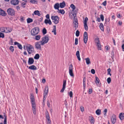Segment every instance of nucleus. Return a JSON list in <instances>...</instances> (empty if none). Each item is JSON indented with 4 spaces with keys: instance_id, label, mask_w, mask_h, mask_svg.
Listing matches in <instances>:
<instances>
[{
    "instance_id": "1",
    "label": "nucleus",
    "mask_w": 124,
    "mask_h": 124,
    "mask_svg": "<svg viewBox=\"0 0 124 124\" xmlns=\"http://www.w3.org/2000/svg\"><path fill=\"white\" fill-rule=\"evenodd\" d=\"M41 39L42 40L40 41V42L41 45H43L48 42L49 40L48 35H47L45 36L44 37H42Z\"/></svg>"
},
{
    "instance_id": "2",
    "label": "nucleus",
    "mask_w": 124,
    "mask_h": 124,
    "mask_svg": "<svg viewBox=\"0 0 124 124\" xmlns=\"http://www.w3.org/2000/svg\"><path fill=\"white\" fill-rule=\"evenodd\" d=\"M26 47L29 54H31L33 52L34 48L30 44H28Z\"/></svg>"
},
{
    "instance_id": "3",
    "label": "nucleus",
    "mask_w": 124,
    "mask_h": 124,
    "mask_svg": "<svg viewBox=\"0 0 124 124\" xmlns=\"http://www.w3.org/2000/svg\"><path fill=\"white\" fill-rule=\"evenodd\" d=\"M39 29L38 27H35L32 30L31 34L32 36H36L39 33Z\"/></svg>"
},
{
    "instance_id": "4",
    "label": "nucleus",
    "mask_w": 124,
    "mask_h": 124,
    "mask_svg": "<svg viewBox=\"0 0 124 124\" xmlns=\"http://www.w3.org/2000/svg\"><path fill=\"white\" fill-rule=\"evenodd\" d=\"M51 18L52 20V22L54 23H59V18L58 16H52Z\"/></svg>"
},
{
    "instance_id": "5",
    "label": "nucleus",
    "mask_w": 124,
    "mask_h": 124,
    "mask_svg": "<svg viewBox=\"0 0 124 124\" xmlns=\"http://www.w3.org/2000/svg\"><path fill=\"white\" fill-rule=\"evenodd\" d=\"M3 116L4 117V118L3 115H0V119H3L4 118V124H7V116L5 112H4L3 113Z\"/></svg>"
},
{
    "instance_id": "6",
    "label": "nucleus",
    "mask_w": 124,
    "mask_h": 124,
    "mask_svg": "<svg viewBox=\"0 0 124 124\" xmlns=\"http://www.w3.org/2000/svg\"><path fill=\"white\" fill-rule=\"evenodd\" d=\"M73 65L72 64H71L70 66L69 72L70 76L73 78H74V73H73Z\"/></svg>"
},
{
    "instance_id": "7",
    "label": "nucleus",
    "mask_w": 124,
    "mask_h": 124,
    "mask_svg": "<svg viewBox=\"0 0 124 124\" xmlns=\"http://www.w3.org/2000/svg\"><path fill=\"white\" fill-rule=\"evenodd\" d=\"M7 12L8 14L12 16H14L15 14V12L14 10L11 8H9L7 10Z\"/></svg>"
},
{
    "instance_id": "8",
    "label": "nucleus",
    "mask_w": 124,
    "mask_h": 124,
    "mask_svg": "<svg viewBox=\"0 0 124 124\" xmlns=\"http://www.w3.org/2000/svg\"><path fill=\"white\" fill-rule=\"evenodd\" d=\"M40 41L39 42H37L35 43V48L37 49H39L41 50Z\"/></svg>"
},
{
    "instance_id": "9",
    "label": "nucleus",
    "mask_w": 124,
    "mask_h": 124,
    "mask_svg": "<svg viewBox=\"0 0 124 124\" xmlns=\"http://www.w3.org/2000/svg\"><path fill=\"white\" fill-rule=\"evenodd\" d=\"M60 7L61 8H62V2L60 3V5L58 3H55L54 5V8L55 9H57L58 10H59V8Z\"/></svg>"
},
{
    "instance_id": "10",
    "label": "nucleus",
    "mask_w": 124,
    "mask_h": 124,
    "mask_svg": "<svg viewBox=\"0 0 124 124\" xmlns=\"http://www.w3.org/2000/svg\"><path fill=\"white\" fill-rule=\"evenodd\" d=\"M88 34L87 32L85 31L84 33L83 39L84 43L86 44L88 40Z\"/></svg>"
},
{
    "instance_id": "11",
    "label": "nucleus",
    "mask_w": 124,
    "mask_h": 124,
    "mask_svg": "<svg viewBox=\"0 0 124 124\" xmlns=\"http://www.w3.org/2000/svg\"><path fill=\"white\" fill-rule=\"evenodd\" d=\"M96 40H97L98 42L97 43L96 46L97 47L98 49V50H101V45L100 43V40L99 38L96 39Z\"/></svg>"
},
{
    "instance_id": "12",
    "label": "nucleus",
    "mask_w": 124,
    "mask_h": 124,
    "mask_svg": "<svg viewBox=\"0 0 124 124\" xmlns=\"http://www.w3.org/2000/svg\"><path fill=\"white\" fill-rule=\"evenodd\" d=\"M34 60L32 57H30L29 58L28 61V64L29 65H31L34 63Z\"/></svg>"
},
{
    "instance_id": "13",
    "label": "nucleus",
    "mask_w": 124,
    "mask_h": 124,
    "mask_svg": "<svg viewBox=\"0 0 124 124\" xmlns=\"http://www.w3.org/2000/svg\"><path fill=\"white\" fill-rule=\"evenodd\" d=\"M112 118L111 119V121L112 123L113 124H114L116 121V116L114 114L112 116Z\"/></svg>"
},
{
    "instance_id": "14",
    "label": "nucleus",
    "mask_w": 124,
    "mask_h": 124,
    "mask_svg": "<svg viewBox=\"0 0 124 124\" xmlns=\"http://www.w3.org/2000/svg\"><path fill=\"white\" fill-rule=\"evenodd\" d=\"M11 2L12 4L15 5L18 4L19 1L18 0H12Z\"/></svg>"
},
{
    "instance_id": "15",
    "label": "nucleus",
    "mask_w": 124,
    "mask_h": 124,
    "mask_svg": "<svg viewBox=\"0 0 124 124\" xmlns=\"http://www.w3.org/2000/svg\"><path fill=\"white\" fill-rule=\"evenodd\" d=\"M30 99L31 103H35L34 96L33 93L31 94Z\"/></svg>"
},
{
    "instance_id": "16",
    "label": "nucleus",
    "mask_w": 124,
    "mask_h": 124,
    "mask_svg": "<svg viewBox=\"0 0 124 124\" xmlns=\"http://www.w3.org/2000/svg\"><path fill=\"white\" fill-rule=\"evenodd\" d=\"M45 113L46 117V119L47 120V121L51 120L50 119L49 113L47 110H46V111L45 112Z\"/></svg>"
},
{
    "instance_id": "17",
    "label": "nucleus",
    "mask_w": 124,
    "mask_h": 124,
    "mask_svg": "<svg viewBox=\"0 0 124 124\" xmlns=\"http://www.w3.org/2000/svg\"><path fill=\"white\" fill-rule=\"evenodd\" d=\"M72 15L74 16L73 23H78V20L76 18V14H73Z\"/></svg>"
},
{
    "instance_id": "18",
    "label": "nucleus",
    "mask_w": 124,
    "mask_h": 124,
    "mask_svg": "<svg viewBox=\"0 0 124 124\" xmlns=\"http://www.w3.org/2000/svg\"><path fill=\"white\" fill-rule=\"evenodd\" d=\"M5 28L6 29V33H10L13 30L12 28H11L5 27Z\"/></svg>"
},
{
    "instance_id": "19",
    "label": "nucleus",
    "mask_w": 124,
    "mask_h": 124,
    "mask_svg": "<svg viewBox=\"0 0 124 124\" xmlns=\"http://www.w3.org/2000/svg\"><path fill=\"white\" fill-rule=\"evenodd\" d=\"M119 117L121 120H123L124 119V113H121L119 115Z\"/></svg>"
},
{
    "instance_id": "20",
    "label": "nucleus",
    "mask_w": 124,
    "mask_h": 124,
    "mask_svg": "<svg viewBox=\"0 0 124 124\" xmlns=\"http://www.w3.org/2000/svg\"><path fill=\"white\" fill-rule=\"evenodd\" d=\"M28 69L33 70H35L37 69L36 67L35 66L33 65H31L29 66Z\"/></svg>"
},
{
    "instance_id": "21",
    "label": "nucleus",
    "mask_w": 124,
    "mask_h": 124,
    "mask_svg": "<svg viewBox=\"0 0 124 124\" xmlns=\"http://www.w3.org/2000/svg\"><path fill=\"white\" fill-rule=\"evenodd\" d=\"M76 55L77 57L78 60L79 61H80L81 58L80 57L79 52V51H77Z\"/></svg>"
},
{
    "instance_id": "22",
    "label": "nucleus",
    "mask_w": 124,
    "mask_h": 124,
    "mask_svg": "<svg viewBox=\"0 0 124 124\" xmlns=\"http://www.w3.org/2000/svg\"><path fill=\"white\" fill-rule=\"evenodd\" d=\"M6 13L4 10L0 8V15L3 16H5L6 15Z\"/></svg>"
},
{
    "instance_id": "23",
    "label": "nucleus",
    "mask_w": 124,
    "mask_h": 124,
    "mask_svg": "<svg viewBox=\"0 0 124 124\" xmlns=\"http://www.w3.org/2000/svg\"><path fill=\"white\" fill-rule=\"evenodd\" d=\"M45 90H46V92L44 93V96H46V95H47L48 94V86H46L45 87Z\"/></svg>"
},
{
    "instance_id": "24",
    "label": "nucleus",
    "mask_w": 124,
    "mask_h": 124,
    "mask_svg": "<svg viewBox=\"0 0 124 124\" xmlns=\"http://www.w3.org/2000/svg\"><path fill=\"white\" fill-rule=\"evenodd\" d=\"M78 27V24H73V28L74 31L76 30Z\"/></svg>"
},
{
    "instance_id": "25",
    "label": "nucleus",
    "mask_w": 124,
    "mask_h": 124,
    "mask_svg": "<svg viewBox=\"0 0 124 124\" xmlns=\"http://www.w3.org/2000/svg\"><path fill=\"white\" fill-rule=\"evenodd\" d=\"M85 60H86V63L87 65H88L91 63V61L89 58L88 57L87 58H86L85 59Z\"/></svg>"
},
{
    "instance_id": "26",
    "label": "nucleus",
    "mask_w": 124,
    "mask_h": 124,
    "mask_svg": "<svg viewBox=\"0 0 124 124\" xmlns=\"http://www.w3.org/2000/svg\"><path fill=\"white\" fill-rule=\"evenodd\" d=\"M86 78L84 77L83 79V86L84 89H85L86 87L85 85Z\"/></svg>"
},
{
    "instance_id": "27",
    "label": "nucleus",
    "mask_w": 124,
    "mask_h": 124,
    "mask_svg": "<svg viewBox=\"0 0 124 124\" xmlns=\"http://www.w3.org/2000/svg\"><path fill=\"white\" fill-rule=\"evenodd\" d=\"M100 24L99 26V27L101 31H102L104 32V26L103 25V24Z\"/></svg>"
},
{
    "instance_id": "28",
    "label": "nucleus",
    "mask_w": 124,
    "mask_h": 124,
    "mask_svg": "<svg viewBox=\"0 0 124 124\" xmlns=\"http://www.w3.org/2000/svg\"><path fill=\"white\" fill-rule=\"evenodd\" d=\"M53 27L54 28L53 29V30L52 31V32H54V34L55 35H56V26L55 25H54Z\"/></svg>"
},
{
    "instance_id": "29",
    "label": "nucleus",
    "mask_w": 124,
    "mask_h": 124,
    "mask_svg": "<svg viewBox=\"0 0 124 124\" xmlns=\"http://www.w3.org/2000/svg\"><path fill=\"white\" fill-rule=\"evenodd\" d=\"M31 104L32 108V110H36V106L35 103H32Z\"/></svg>"
},
{
    "instance_id": "30",
    "label": "nucleus",
    "mask_w": 124,
    "mask_h": 124,
    "mask_svg": "<svg viewBox=\"0 0 124 124\" xmlns=\"http://www.w3.org/2000/svg\"><path fill=\"white\" fill-rule=\"evenodd\" d=\"M41 37V36L40 35H37L35 36V38L34 39L37 40H38L40 39Z\"/></svg>"
},
{
    "instance_id": "31",
    "label": "nucleus",
    "mask_w": 124,
    "mask_h": 124,
    "mask_svg": "<svg viewBox=\"0 0 124 124\" xmlns=\"http://www.w3.org/2000/svg\"><path fill=\"white\" fill-rule=\"evenodd\" d=\"M34 13L35 15H37L39 16H40L41 15L40 14L38 10H36L35 11Z\"/></svg>"
},
{
    "instance_id": "32",
    "label": "nucleus",
    "mask_w": 124,
    "mask_h": 124,
    "mask_svg": "<svg viewBox=\"0 0 124 124\" xmlns=\"http://www.w3.org/2000/svg\"><path fill=\"white\" fill-rule=\"evenodd\" d=\"M40 57L39 54H36L34 57V58L36 60L38 59Z\"/></svg>"
},
{
    "instance_id": "33",
    "label": "nucleus",
    "mask_w": 124,
    "mask_h": 124,
    "mask_svg": "<svg viewBox=\"0 0 124 124\" xmlns=\"http://www.w3.org/2000/svg\"><path fill=\"white\" fill-rule=\"evenodd\" d=\"M101 111L100 109H97L96 111V113L98 115H99L101 114Z\"/></svg>"
},
{
    "instance_id": "34",
    "label": "nucleus",
    "mask_w": 124,
    "mask_h": 124,
    "mask_svg": "<svg viewBox=\"0 0 124 124\" xmlns=\"http://www.w3.org/2000/svg\"><path fill=\"white\" fill-rule=\"evenodd\" d=\"M44 22L45 23H52V22L50 19H45Z\"/></svg>"
},
{
    "instance_id": "35",
    "label": "nucleus",
    "mask_w": 124,
    "mask_h": 124,
    "mask_svg": "<svg viewBox=\"0 0 124 124\" xmlns=\"http://www.w3.org/2000/svg\"><path fill=\"white\" fill-rule=\"evenodd\" d=\"M27 22L28 23H31L33 22V19L30 18H28L27 19Z\"/></svg>"
},
{
    "instance_id": "36",
    "label": "nucleus",
    "mask_w": 124,
    "mask_h": 124,
    "mask_svg": "<svg viewBox=\"0 0 124 124\" xmlns=\"http://www.w3.org/2000/svg\"><path fill=\"white\" fill-rule=\"evenodd\" d=\"M42 33L43 35H45L46 33L47 30L45 28H44L43 29Z\"/></svg>"
},
{
    "instance_id": "37",
    "label": "nucleus",
    "mask_w": 124,
    "mask_h": 124,
    "mask_svg": "<svg viewBox=\"0 0 124 124\" xmlns=\"http://www.w3.org/2000/svg\"><path fill=\"white\" fill-rule=\"evenodd\" d=\"M5 27H2L0 29V31L2 32H6Z\"/></svg>"
},
{
    "instance_id": "38",
    "label": "nucleus",
    "mask_w": 124,
    "mask_h": 124,
    "mask_svg": "<svg viewBox=\"0 0 124 124\" xmlns=\"http://www.w3.org/2000/svg\"><path fill=\"white\" fill-rule=\"evenodd\" d=\"M70 7L72 8V11H73L76 8L75 6L73 4H72L70 6Z\"/></svg>"
},
{
    "instance_id": "39",
    "label": "nucleus",
    "mask_w": 124,
    "mask_h": 124,
    "mask_svg": "<svg viewBox=\"0 0 124 124\" xmlns=\"http://www.w3.org/2000/svg\"><path fill=\"white\" fill-rule=\"evenodd\" d=\"M111 70L110 68H109L108 69L107 71V74L108 75H109L110 76H111V74L110 73V71H111Z\"/></svg>"
},
{
    "instance_id": "40",
    "label": "nucleus",
    "mask_w": 124,
    "mask_h": 124,
    "mask_svg": "<svg viewBox=\"0 0 124 124\" xmlns=\"http://www.w3.org/2000/svg\"><path fill=\"white\" fill-rule=\"evenodd\" d=\"M30 2L32 4H37L38 3V1L37 0H30Z\"/></svg>"
},
{
    "instance_id": "41",
    "label": "nucleus",
    "mask_w": 124,
    "mask_h": 124,
    "mask_svg": "<svg viewBox=\"0 0 124 124\" xmlns=\"http://www.w3.org/2000/svg\"><path fill=\"white\" fill-rule=\"evenodd\" d=\"M80 31H78V30H77L76 32V36L77 37L79 36L80 35Z\"/></svg>"
},
{
    "instance_id": "42",
    "label": "nucleus",
    "mask_w": 124,
    "mask_h": 124,
    "mask_svg": "<svg viewBox=\"0 0 124 124\" xmlns=\"http://www.w3.org/2000/svg\"><path fill=\"white\" fill-rule=\"evenodd\" d=\"M114 48H113V50H112L111 52V57L113 58V57H114Z\"/></svg>"
},
{
    "instance_id": "43",
    "label": "nucleus",
    "mask_w": 124,
    "mask_h": 124,
    "mask_svg": "<svg viewBox=\"0 0 124 124\" xmlns=\"http://www.w3.org/2000/svg\"><path fill=\"white\" fill-rule=\"evenodd\" d=\"M90 121L91 123L94 124V117H92L90 119Z\"/></svg>"
},
{
    "instance_id": "44",
    "label": "nucleus",
    "mask_w": 124,
    "mask_h": 124,
    "mask_svg": "<svg viewBox=\"0 0 124 124\" xmlns=\"http://www.w3.org/2000/svg\"><path fill=\"white\" fill-rule=\"evenodd\" d=\"M84 27L85 30L86 31H87L88 30V26L87 25V24H84Z\"/></svg>"
},
{
    "instance_id": "45",
    "label": "nucleus",
    "mask_w": 124,
    "mask_h": 124,
    "mask_svg": "<svg viewBox=\"0 0 124 124\" xmlns=\"http://www.w3.org/2000/svg\"><path fill=\"white\" fill-rule=\"evenodd\" d=\"M9 49L12 52H13L14 50V47L13 46H10L9 48Z\"/></svg>"
},
{
    "instance_id": "46",
    "label": "nucleus",
    "mask_w": 124,
    "mask_h": 124,
    "mask_svg": "<svg viewBox=\"0 0 124 124\" xmlns=\"http://www.w3.org/2000/svg\"><path fill=\"white\" fill-rule=\"evenodd\" d=\"M107 81L108 84H109L110 83L111 81V79L110 77H109L108 78L107 80Z\"/></svg>"
},
{
    "instance_id": "47",
    "label": "nucleus",
    "mask_w": 124,
    "mask_h": 124,
    "mask_svg": "<svg viewBox=\"0 0 124 124\" xmlns=\"http://www.w3.org/2000/svg\"><path fill=\"white\" fill-rule=\"evenodd\" d=\"M4 34L2 32H0V38H3L4 37Z\"/></svg>"
},
{
    "instance_id": "48",
    "label": "nucleus",
    "mask_w": 124,
    "mask_h": 124,
    "mask_svg": "<svg viewBox=\"0 0 124 124\" xmlns=\"http://www.w3.org/2000/svg\"><path fill=\"white\" fill-rule=\"evenodd\" d=\"M46 104L47 106L49 108H50V103L49 101L48 100L47 101Z\"/></svg>"
},
{
    "instance_id": "49",
    "label": "nucleus",
    "mask_w": 124,
    "mask_h": 124,
    "mask_svg": "<svg viewBox=\"0 0 124 124\" xmlns=\"http://www.w3.org/2000/svg\"><path fill=\"white\" fill-rule=\"evenodd\" d=\"M78 44V38H76L75 40V45H77Z\"/></svg>"
},
{
    "instance_id": "50",
    "label": "nucleus",
    "mask_w": 124,
    "mask_h": 124,
    "mask_svg": "<svg viewBox=\"0 0 124 124\" xmlns=\"http://www.w3.org/2000/svg\"><path fill=\"white\" fill-rule=\"evenodd\" d=\"M9 44L11 45H13V39L12 38H10V41L9 42Z\"/></svg>"
},
{
    "instance_id": "51",
    "label": "nucleus",
    "mask_w": 124,
    "mask_h": 124,
    "mask_svg": "<svg viewBox=\"0 0 124 124\" xmlns=\"http://www.w3.org/2000/svg\"><path fill=\"white\" fill-rule=\"evenodd\" d=\"M18 48L21 49H22V47L21 44L20 43H19L17 46Z\"/></svg>"
},
{
    "instance_id": "52",
    "label": "nucleus",
    "mask_w": 124,
    "mask_h": 124,
    "mask_svg": "<svg viewBox=\"0 0 124 124\" xmlns=\"http://www.w3.org/2000/svg\"><path fill=\"white\" fill-rule=\"evenodd\" d=\"M91 73L93 74H94L95 73V70L93 69H92L91 70Z\"/></svg>"
},
{
    "instance_id": "53",
    "label": "nucleus",
    "mask_w": 124,
    "mask_h": 124,
    "mask_svg": "<svg viewBox=\"0 0 124 124\" xmlns=\"http://www.w3.org/2000/svg\"><path fill=\"white\" fill-rule=\"evenodd\" d=\"M88 20V18L87 17H86L84 20V23H87V22Z\"/></svg>"
},
{
    "instance_id": "54",
    "label": "nucleus",
    "mask_w": 124,
    "mask_h": 124,
    "mask_svg": "<svg viewBox=\"0 0 124 124\" xmlns=\"http://www.w3.org/2000/svg\"><path fill=\"white\" fill-rule=\"evenodd\" d=\"M69 95L70 97L71 98L72 97L73 93L71 91H70L69 93Z\"/></svg>"
},
{
    "instance_id": "55",
    "label": "nucleus",
    "mask_w": 124,
    "mask_h": 124,
    "mask_svg": "<svg viewBox=\"0 0 124 124\" xmlns=\"http://www.w3.org/2000/svg\"><path fill=\"white\" fill-rule=\"evenodd\" d=\"M66 80H63V86L66 87Z\"/></svg>"
},
{
    "instance_id": "56",
    "label": "nucleus",
    "mask_w": 124,
    "mask_h": 124,
    "mask_svg": "<svg viewBox=\"0 0 124 124\" xmlns=\"http://www.w3.org/2000/svg\"><path fill=\"white\" fill-rule=\"evenodd\" d=\"M107 109H105L104 110L103 112L105 113H104V115L105 116H106V113L107 112Z\"/></svg>"
},
{
    "instance_id": "57",
    "label": "nucleus",
    "mask_w": 124,
    "mask_h": 124,
    "mask_svg": "<svg viewBox=\"0 0 124 124\" xmlns=\"http://www.w3.org/2000/svg\"><path fill=\"white\" fill-rule=\"evenodd\" d=\"M100 18L102 21H103L104 19V17L102 15H100Z\"/></svg>"
},
{
    "instance_id": "58",
    "label": "nucleus",
    "mask_w": 124,
    "mask_h": 124,
    "mask_svg": "<svg viewBox=\"0 0 124 124\" xmlns=\"http://www.w3.org/2000/svg\"><path fill=\"white\" fill-rule=\"evenodd\" d=\"M95 82L97 83V82L98 81H100V80L99 79V78L97 77V76H96L95 77Z\"/></svg>"
},
{
    "instance_id": "59",
    "label": "nucleus",
    "mask_w": 124,
    "mask_h": 124,
    "mask_svg": "<svg viewBox=\"0 0 124 124\" xmlns=\"http://www.w3.org/2000/svg\"><path fill=\"white\" fill-rule=\"evenodd\" d=\"M80 109L82 112L84 111V109L83 107L82 106H81L80 108Z\"/></svg>"
},
{
    "instance_id": "60",
    "label": "nucleus",
    "mask_w": 124,
    "mask_h": 124,
    "mask_svg": "<svg viewBox=\"0 0 124 124\" xmlns=\"http://www.w3.org/2000/svg\"><path fill=\"white\" fill-rule=\"evenodd\" d=\"M92 89H89V90L88 93L89 94H90L92 93Z\"/></svg>"
},
{
    "instance_id": "61",
    "label": "nucleus",
    "mask_w": 124,
    "mask_h": 124,
    "mask_svg": "<svg viewBox=\"0 0 124 124\" xmlns=\"http://www.w3.org/2000/svg\"><path fill=\"white\" fill-rule=\"evenodd\" d=\"M105 48L107 50H109L110 49V47L109 46H105Z\"/></svg>"
},
{
    "instance_id": "62",
    "label": "nucleus",
    "mask_w": 124,
    "mask_h": 124,
    "mask_svg": "<svg viewBox=\"0 0 124 124\" xmlns=\"http://www.w3.org/2000/svg\"><path fill=\"white\" fill-rule=\"evenodd\" d=\"M72 13H70V14L69 15V17L71 19H72L73 17H74V16H73L72 15Z\"/></svg>"
},
{
    "instance_id": "63",
    "label": "nucleus",
    "mask_w": 124,
    "mask_h": 124,
    "mask_svg": "<svg viewBox=\"0 0 124 124\" xmlns=\"http://www.w3.org/2000/svg\"><path fill=\"white\" fill-rule=\"evenodd\" d=\"M121 48L122 51H124V44H123L122 45Z\"/></svg>"
},
{
    "instance_id": "64",
    "label": "nucleus",
    "mask_w": 124,
    "mask_h": 124,
    "mask_svg": "<svg viewBox=\"0 0 124 124\" xmlns=\"http://www.w3.org/2000/svg\"><path fill=\"white\" fill-rule=\"evenodd\" d=\"M102 4L104 6H105L106 4V1H105L102 3Z\"/></svg>"
}]
</instances>
